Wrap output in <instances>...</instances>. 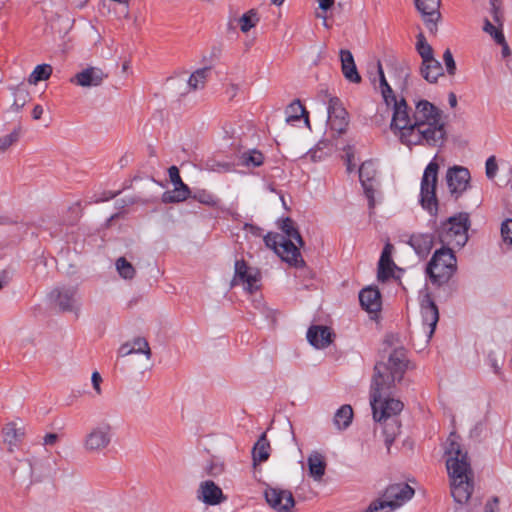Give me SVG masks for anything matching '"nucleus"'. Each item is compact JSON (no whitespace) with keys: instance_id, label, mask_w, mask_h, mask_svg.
Returning <instances> with one entry per match:
<instances>
[{"instance_id":"29","label":"nucleus","mask_w":512,"mask_h":512,"mask_svg":"<svg viewBox=\"0 0 512 512\" xmlns=\"http://www.w3.org/2000/svg\"><path fill=\"white\" fill-rule=\"evenodd\" d=\"M420 73L426 81L435 83L438 78L443 75V68L440 62L434 57L427 61H422Z\"/></svg>"},{"instance_id":"4","label":"nucleus","mask_w":512,"mask_h":512,"mask_svg":"<svg viewBox=\"0 0 512 512\" xmlns=\"http://www.w3.org/2000/svg\"><path fill=\"white\" fill-rule=\"evenodd\" d=\"M407 356L403 348L395 349L387 362H379L374 367L371 395H390L396 383L400 382L407 369Z\"/></svg>"},{"instance_id":"62","label":"nucleus","mask_w":512,"mask_h":512,"mask_svg":"<svg viewBox=\"0 0 512 512\" xmlns=\"http://www.w3.org/2000/svg\"><path fill=\"white\" fill-rule=\"evenodd\" d=\"M502 47H503V55H508L509 54V48H508V45L507 43L505 42L504 44H500Z\"/></svg>"},{"instance_id":"24","label":"nucleus","mask_w":512,"mask_h":512,"mask_svg":"<svg viewBox=\"0 0 512 512\" xmlns=\"http://www.w3.org/2000/svg\"><path fill=\"white\" fill-rule=\"evenodd\" d=\"M119 356L126 357L131 354H143L146 360L151 358V349L148 341L142 337H136L131 341H128L121 345L119 348Z\"/></svg>"},{"instance_id":"50","label":"nucleus","mask_w":512,"mask_h":512,"mask_svg":"<svg viewBox=\"0 0 512 512\" xmlns=\"http://www.w3.org/2000/svg\"><path fill=\"white\" fill-rule=\"evenodd\" d=\"M62 6V0H42L41 1V10L44 13L45 17H48V14L52 12L53 8H60Z\"/></svg>"},{"instance_id":"28","label":"nucleus","mask_w":512,"mask_h":512,"mask_svg":"<svg viewBox=\"0 0 512 512\" xmlns=\"http://www.w3.org/2000/svg\"><path fill=\"white\" fill-rule=\"evenodd\" d=\"M393 246L387 243L381 253L378 263V279L385 281L393 274L394 263L391 259Z\"/></svg>"},{"instance_id":"35","label":"nucleus","mask_w":512,"mask_h":512,"mask_svg":"<svg viewBox=\"0 0 512 512\" xmlns=\"http://www.w3.org/2000/svg\"><path fill=\"white\" fill-rule=\"evenodd\" d=\"M353 418V409L350 405L346 404L341 406L334 415V424L338 429L347 428Z\"/></svg>"},{"instance_id":"49","label":"nucleus","mask_w":512,"mask_h":512,"mask_svg":"<svg viewBox=\"0 0 512 512\" xmlns=\"http://www.w3.org/2000/svg\"><path fill=\"white\" fill-rule=\"evenodd\" d=\"M443 61L446 66L447 73L449 75H454L456 72V63L454 61L453 55L449 49H446L443 54Z\"/></svg>"},{"instance_id":"38","label":"nucleus","mask_w":512,"mask_h":512,"mask_svg":"<svg viewBox=\"0 0 512 512\" xmlns=\"http://www.w3.org/2000/svg\"><path fill=\"white\" fill-rule=\"evenodd\" d=\"M52 66L49 64L37 65L32 73L29 75L28 82L31 85H36L40 81L49 79L52 74Z\"/></svg>"},{"instance_id":"6","label":"nucleus","mask_w":512,"mask_h":512,"mask_svg":"<svg viewBox=\"0 0 512 512\" xmlns=\"http://www.w3.org/2000/svg\"><path fill=\"white\" fill-rule=\"evenodd\" d=\"M456 270V257L453 249L443 246L435 251L427 265L430 279L437 284L446 283Z\"/></svg>"},{"instance_id":"39","label":"nucleus","mask_w":512,"mask_h":512,"mask_svg":"<svg viewBox=\"0 0 512 512\" xmlns=\"http://www.w3.org/2000/svg\"><path fill=\"white\" fill-rule=\"evenodd\" d=\"M306 114L304 106L299 100L292 102L286 109V122L288 124H294L300 121L301 118Z\"/></svg>"},{"instance_id":"34","label":"nucleus","mask_w":512,"mask_h":512,"mask_svg":"<svg viewBox=\"0 0 512 512\" xmlns=\"http://www.w3.org/2000/svg\"><path fill=\"white\" fill-rule=\"evenodd\" d=\"M209 68H200L193 72L188 79V87L190 91H196L205 87L207 78L209 76Z\"/></svg>"},{"instance_id":"59","label":"nucleus","mask_w":512,"mask_h":512,"mask_svg":"<svg viewBox=\"0 0 512 512\" xmlns=\"http://www.w3.org/2000/svg\"><path fill=\"white\" fill-rule=\"evenodd\" d=\"M317 17L323 20V26L326 28H330V25L327 22V17L325 15L317 14Z\"/></svg>"},{"instance_id":"43","label":"nucleus","mask_w":512,"mask_h":512,"mask_svg":"<svg viewBox=\"0 0 512 512\" xmlns=\"http://www.w3.org/2000/svg\"><path fill=\"white\" fill-rule=\"evenodd\" d=\"M240 160L247 167H258L263 163L264 157L261 152L253 150L243 153Z\"/></svg>"},{"instance_id":"41","label":"nucleus","mask_w":512,"mask_h":512,"mask_svg":"<svg viewBox=\"0 0 512 512\" xmlns=\"http://www.w3.org/2000/svg\"><path fill=\"white\" fill-rule=\"evenodd\" d=\"M416 51L421 56L422 61H427L431 58H434L433 49L427 42L423 33H419L417 35Z\"/></svg>"},{"instance_id":"22","label":"nucleus","mask_w":512,"mask_h":512,"mask_svg":"<svg viewBox=\"0 0 512 512\" xmlns=\"http://www.w3.org/2000/svg\"><path fill=\"white\" fill-rule=\"evenodd\" d=\"M359 178L364 188L366 197L368 198L369 208L372 209L375 206L374 191L376 182V169L371 162H365L360 166Z\"/></svg>"},{"instance_id":"25","label":"nucleus","mask_w":512,"mask_h":512,"mask_svg":"<svg viewBox=\"0 0 512 512\" xmlns=\"http://www.w3.org/2000/svg\"><path fill=\"white\" fill-rule=\"evenodd\" d=\"M332 332L326 326H312L308 329L307 339L315 348H326L332 343Z\"/></svg>"},{"instance_id":"14","label":"nucleus","mask_w":512,"mask_h":512,"mask_svg":"<svg viewBox=\"0 0 512 512\" xmlns=\"http://www.w3.org/2000/svg\"><path fill=\"white\" fill-rule=\"evenodd\" d=\"M268 505L277 512H292L295 506L293 494L289 490L268 486L264 492Z\"/></svg>"},{"instance_id":"55","label":"nucleus","mask_w":512,"mask_h":512,"mask_svg":"<svg viewBox=\"0 0 512 512\" xmlns=\"http://www.w3.org/2000/svg\"><path fill=\"white\" fill-rule=\"evenodd\" d=\"M319 8L323 11H327L333 7L335 0H317Z\"/></svg>"},{"instance_id":"12","label":"nucleus","mask_w":512,"mask_h":512,"mask_svg":"<svg viewBox=\"0 0 512 512\" xmlns=\"http://www.w3.org/2000/svg\"><path fill=\"white\" fill-rule=\"evenodd\" d=\"M371 407L373 410V418L377 422L386 421L388 418L399 414L404 405L390 395H371Z\"/></svg>"},{"instance_id":"36","label":"nucleus","mask_w":512,"mask_h":512,"mask_svg":"<svg viewBox=\"0 0 512 512\" xmlns=\"http://www.w3.org/2000/svg\"><path fill=\"white\" fill-rule=\"evenodd\" d=\"M378 71H379V76H380L381 94H382V97H383V100H384L385 104L388 107H390V106L394 105L395 102H398L399 100L396 98V96L393 93V90L388 85V83H387V81L385 79V76H384V72L382 70V66H381L380 63H378Z\"/></svg>"},{"instance_id":"26","label":"nucleus","mask_w":512,"mask_h":512,"mask_svg":"<svg viewBox=\"0 0 512 512\" xmlns=\"http://www.w3.org/2000/svg\"><path fill=\"white\" fill-rule=\"evenodd\" d=\"M2 435L4 442L8 445V451L13 452L25 436V427L15 422L7 423L2 429Z\"/></svg>"},{"instance_id":"2","label":"nucleus","mask_w":512,"mask_h":512,"mask_svg":"<svg viewBox=\"0 0 512 512\" xmlns=\"http://www.w3.org/2000/svg\"><path fill=\"white\" fill-rule=\"evenodd\" d=\"M444 457L450 479L451 494L459 504H465L473 492V470L460 437L452 432L444 443Z\"/></svg>"},{"instance_id":"33","label":"nucleus","mask_w":512,"mask_h":512,"mask_svg":"<svg viewBox=\"0 0 512 512\" xmlns=\"http://www.w3.org/2000/svg\"><path fill=\"white\" fill-rule=\"evenodd\" d=\"M203 471L207 476L217 478L226 471V464L223 459L217 456L209 458L203 466Z\"/></svg>"},{"instance_id":"52","label":"nucleus","mask_w":512,"mask_h":512,"mask_svg":"<svg viewBox=\"0 0 512 512\" xmlns=\"http://www.w3.org/2000/svg\"><path fill=\"white\" fill-rule=\"evenodd\" d=\"M499 511V499L493 497L485 505V512H498Z\"/></svg>"},{"instance_id":"21","label":"nucleus","mask_w":512,"mask_h":512,"mask_svg":"<svg viewBox=\"0 0 512 512\" xmlns=\"http://www.w3.org/2000/svg\"><path fill=\"white\" fill-rule=\"evenodd\" d=\"M446 179L450 193L458 196L467 189L470 172L465 167L455 166L447 171Z\"/></svg>"},{"instance_id":"45","label":"nucleus","mask_w":512,"mask_h":512,"mask_svg":"<svg viewBox=\"0 0 512 512\" xmlns=\"http://www.w3.org/2000/svg\"><path fill=\"white\" fill-rule=\"evenodd\" d=\"M501 238L504 245L512 247V219H506L501 224Z\"/></svg>"},{"instance_id":"48","label":"nucleus","mask_w":512,"mask_h":512,"mask_svg":"<svg viewBox=\"0 0 512 512\" xmlns=\"http://www.w3.org/2000/svg\"><path fill=\"white\" fill-rule=\"evenodd\" d=\"M399 428L400 427L395 420L386 424L384 432L386 433L387 445H390L393 442L396 434L399 432Z\"/></svg>"},{"instance_id":"16","label":"nucleus","mask_w":512,"mask_h":512,"mask_svg":"<svg viewBox=\"0 0 512 512\" xmlns=\"http://www.w3.org/2000/svg\"><path fill=\"white\" fill-rule=\"evenodd\" d=\"M196 498L207 506H217L227 500L221 487L213 480H204L199 483Z\"/></svg>"},{"instance_id":"5","label":"nucleus","mask_w":512,"mask_h":512,"mask_svg":"<svg viewBox=\"0 0 512 512\" xmlns=\"http://www.w3.org/2000/svg\"><path fill=\"white\" fill-rule=\"evenodd\" d=\"M469 215L459 213L441 223L436 230L440 243L452 249H461L468 241Z\"/></svg>"},{"instance_id":"20","label":"nucleus","mask_w":512,"mask_h":512,"mask_svg":"<svg viewBox=\"0 0 512 512\" xmlns=\"http://www.w3.org/2000/svg\"><path fill=\"white\" fill-rule=\"evenodd\" d=\"M170 181L174 185L172 191H168L163 194V201L167 203L181 202L186 200L190 195L188 186L183 183L179 170L176 166L169 168Z\"/></svg>"},{"instance_id":"9","label":"nucleus","mask_w":512,"mask_h":512,"mask_svg":"<svg viewBox=\"0 0 512 512\" xmlns=\"http://www.w3.org/2000/svg\"><path fill=\"white\" fill-rule=\"evenodd\" d=\"M439 165L431 161L424 170L421 180V205L431 215H436L438 211V201L436 198V185Z\"/></svg>"},{"instance_id":"19","label":"nucleus","mask_w":512,"mask_h":512,"mask_svg":"<svg viewBox=\"0 0 512 512\" xmlns=\"http://www.w3.org/2000/svg\"><path fill=\"white\" fill-rule=\"evenodd\" d=\"M499 0H491V13L493 22L488 19L484 20L483 31L489 34L497 44H504L505 37L502 32L503 14L498 5Z\"/></svg>"},{"instance_id":"1","label":"nucleus","mask_w":512,"mask_h":512,"mask_svg":"<svg viewBox=\"0 0 512 512\" xmlns=\"http://www.w3.org/2000/svg\"><path fill=\"white\" fill-rule=\"evenodd\" d=\"M393 109L390 128L406 146H441L446 140L445 121L442 111L427 100L416 103L410 116L404 98L391 106Z\"/></svg>"},{"instance_id":"58","label":"nucleus","mask_w":512,"mask_h":512,"mask_svg":"<svg viewBox=\"0 0 512 512\" xmlns=\"http://www.w3.org/2000/svg\"><path fill=\"white\" fill-rule=\"evenodd\" d=\"M449 105L452 108H455L457 106V97L454 93H450L448 96Z\"/></svg>"},{"instance_id":"17","label":"nucleus","mask_w":512,"mask_h":512,"mask_svg":"<svg viewBox=\"0 0 512 512\" xmlns=\"http://www.w3.org/2000/svg\"><path fill=\"white\" fill-rule=\"evenodd\" d=\"M107 78L108 74L102 68L87 66L71 77L69 81L82 88H91L102 85Z\"/></svg>"},{"instance_id":"64","label":"nucleus","mask_w":512,"mask_h":512,"mask_svg":"<svg viewBox=\"0 0 512 512\" xmlns=\"http://www.w3.org/2000/svg\"><path fill=\"white\" fill-rule=\"evenodd\" d=\"M305 123H306L307 125H309L308 117H306V118H305Z\"/></svg>"},{"instance_id":"15","label":"nucleus","mask_w":512,"mask_h":512,"mask_svg":"<svg viewBox=\"0 0 512 512\" xmlns=\"http://www.w3.org/2000/svg\"><path fill=\"white\" fill-rule=\"evenodd\" d=\"M328 126L338 135L346 133L349 126V114L338 98H330L328 104Z\"/></svg>"},{"instance_id":"42","label":"nucleus","mask_w":512,"mask_h":512,"mask_svg":"<svg viewBox=\"0 0 512 512\" xmlns=\"http://www.w3.org/2000/svg\"><path fill=\"white\" fill-rule=\"evenodd\" d=\"M116 269L119 275L124 279H133L135 276V268L124 257H120L116 261Z\"/></svg>"},{"instance_id":"40","label":"nucleus","mask_w":512,"mask_h":512,"mask_svg":"<svg viewBox=\"0 0 512 512\" xmlns=\"http://www.w3.org/2000/svg\"><path fill=\"white\" fill-rule=\"evenodd\" d=\"M14 100L11 104V111L18 113L28 102L29 100V93L26 89L23 87L18 86L14 90Z\"/></svg>"},{"instance_id":"10","label":"nucleus","mask_w":512,"mask_h":512,"mask_svg":"<svg viewBox=\"0 0 512 512\" xmlns=\"http://www.w3.org/2000/svg\"><path fill=\"white\" fill-rule=\"evenodd\" d=\"M49 298L59 311L72 313L79 318L81 302L76 285L57 286L50 292Z\"/></svg>"},{"instance_id":"51","label":"nucleus","mask_w":512,"mask_h":512,"mask_svg":"<svg viewBox=\"0 0 512 512\" xmlns=\"http://www.w3.org/2000/svg\"><path fill=\"white\" fill-rule=\"evenodd\" d=\"M91 382H92V385H93L96 395H98V396L101 395L102 394V389H101L102 377L98 371H94L92 373Z\"/></svg>"},{"instance_id":"46","label":"nucleus","mask_w":512,"mask_h":512,"mask_svg":"<svg viewBox=\"0 0 512 512\" xmlns=\"http://www.w3.org/2000/svg\"><path fill=\"white\" fill-rule=\"evenodd\" d=\"M193 198L196 199L197 201H199L203 204L209 205V206H215L218 203V200L214 195H212L204 190L198 191L197 193H195L193 195Z\"/></svg>"},{"instance_id":"53","label":"nucleus","mask_w":512,"mask_h":512,"mask_svg":"<svg viewBox=\"0 0 512 512\" xmlns=\"http://www.w3.org/2000/svg\"><path fill=\"white\" fill-rule=\"evenodd\" d=\"M59 436L56 433H48L43 437V445L53 446L58 442Z\"/></svg>"},{"instance_id":"27","label":"nucleus","mask_w":512,"mask_h":512,"mask_svg":"<svg viewBox=\"0 0 512 512\" xmlns=\"http://www.w3.org/2000/svg\"><path fill=\"white\" fill-rule=\"evenodd\" d=\"M341 70L344 77L351 83H360L361 76L358 73L354 58L349 50L340 51Z\"/></svg>"},{"instance_id":"37","label":"nucleus","mask_w":512,"mask_h":512,"mask_svg":"<svg viewBox=\"0 0 512 512\" xmlns=\"http://www.w3.org/2000/svg\"><path fill=\"white\" fill-rule=\"evenodd\" d=\"M259 21L260 18L255 9H250L238 19L240 30L243 33H248L258 24Z\"/></svg>"},{"instance_id":"7","label":"nucleus","mask_w":512,"mask_h":512,"mask_svg":"<svg viewBox=\"0 0 512 512\" xmlns=\"http://www.w3.org/2000/svg\"><path fill=\"white\" fill-rule=\"evenodd\" d=\"M114 436L113 426L102 421L92 426L82 439L83 450L90 455L104 453L110 447Z\"/></svg>"},{"instance_id":"30","label":"nucleus","mask_w":512,"mask_h":512,"mask_svg":"<svg viewBox=\"0 0 512 512\" xmlns=\"http://www.w3.org/2000/svg\"><path fill=\"white\" fill-rule=\"evenodd\" d=\"M409 244L419 256L424 257L432 249L433 240L428 234H415L411 236Z\"/></svg>"},{"instance_id":"3","label":"nucleus","mask_w":512,"mask_h":512,"mask_svg":"<svg viewBox=\"0 0 512 512\" xmlns=\"http://www.w3.org/2000/svg\"><path fill=\"white\" fill-rule=\"evenodd\" d=\"M280 229L285 234L269 233L264 237V242L268 248H271L275 253L289 265L294 267H302L305 262L301 256L299 248L304 245L303 239L295 226V223L290 218L281 220Z\"/></svg>"},{"instance_id":"8","label":"nucleus","mask_w":512,"mask_h":512,"mask_svg":"<svg viewBox=\"0 0 512 512\" xmlns=\"http://www.w3.org/2000/svg\"><path fill=\"white\" fill-rule=\"evenodd\" d=\"M414 495V489L405 483H397L388 486L383 494V499L375 500L367 507L366 512H379L385 508L394 510Z\"/></svg>"},{"instance_id":"63","label":"nucleus","mask_w":512,"mask_h":512,"mask_svg":"<svg viewBox=\"0 0 512 512\" xmlns=\"http://www.w3.org/2000/svg\"><path fill=\"white\" fill-rule=\"evenodd\" d=\"M273 4L280 6L283 4L284 0H270Z\"/></svg>"},{"instance_id":"54","label":"nucleus","mask_w":512,"mask_h":512,"mask_svg":"<svg viewBox=\"0 0 512 512\" xmlns=\"http://www.w3.org/2000/svg\"><path fill=\"white\" fill-rule=\"evenodd\" d=\"M239 85L235 83H230L226 87V95L229 97V99H233L238 91H239Z\"/></svg>"},{"instance_id":"18","label":"nucleus","mask_w":512,"mask_h":512,"mask_svg":"<svg viewBox=\"0 0 512 512\" xmlns=\"http://www.w3.org/2000/svg\"><path fill=\"white\" fill-rule=\"evenodd\" d=\"M414 3L428 30L436 34L437 23L441 19V0H414Z\"/></svg>"},{"instance_id":"31","label":"nucleus","mask_w":512,"mask_h":512,"mask_svg":"<svg viewBox=\"0 0 512 512\" xmlns=\"http://www.w3.org/2000/svg\"><path fill=\"white\" fill-rule=\"evenodd\" d=\"M252 456L254 465L264 462L269 458L270 444L267 440L266 433H263L255 443L252 450Z\"/></svg>"},{"instance_id":"61","label":"nucleus","mask_w":512,"mask_h":512,"mask_svg":"<svg viewBox=\"0 0 512 512\" xmlns=\"http://www.w3.org/2000/svg\"><path fill=\"white\" fill-rule=\"evenodd\" d=\"M88 1L89 0H78L76 5L78 8H83Z\"/></svg>"},{"instance_id":"57","label":"nucleus","mask_w":512,"mask_h":512,"mask_svg":"<svg viewBox=\"0 0 512 512\" xmlns=\"http://www.w3.org/2000/svg\"><path fill=\"white\" fill-rule=\"evenodd\" d=\"M490 364L494 373L499 374L501 371V365L498 363V361L495 358L490 357Z\"/></svg>"},{"instance_id":"60","label":"nucleus","mask_w":512,"mask_h":512,"mask_svg":"<svg viewBox=\"0 0 512 512\" xmlns=\"http://www.w3.org/2000/svg\"><path fill=\"white\" fill-rule=\"evenodd\" d=\"M7 283V279H6V276H0V290L5 286V284Z\"/></svg>"},{"instance_id":"13","label":"nucleus","mask_w":512,"mask_h":512,"mask_svg":"<svg viewBox=\"0 0 512 512\" xmlns=\"http://www.w3.org/2000/svg\"><path fill=\"white\" fill-rule=\"evenodd\" d=\"M421 334H423L424 342L427 343L434 334L436 325L439 320L438 308L431 300L428 294H425L421 300Z\"/></svg>"},{"instance_id":"11","label":"nucleus","mask_w":512,"mask_h":512,"mask_svg":"<svg viewBox=\"0 0 512 512\" xmlns=\"http://www.w3.org/2000/svg\"><path fill=\"white\" fill-rule=\"evenodd\" d=\"M260 271L249 266L244 260H237L234 266V277L231 286L242 285L249 292L254 293L260 287Z\"/></svg>"},{"instance_id":"32","label":"nucleus","mask_w":512,"mask_h":512,"mask_svg":"<svg viewBox=\"0 0 512 512\" xmlns=\"http://www.w3.org/2000/svg\"><path fill=\"white\" fill-rule=\"evenodd\" d=\"M307 462L310 476L315 480H320L324 475L326 468L324 457L319 453H313L308 457Z\"/></svg>"},{"instance_id":"44","label":"nucleus","mask_w":512,"mask_h":512,"mask_svg":"<svg viewBox=\"0 0 512 512\" xmlns=\"http://www.w3.org/2000/svg\"><path fill=\"white\" fill-rule=\"evenodd\" d=\"M20 131L14 130L11 133L0 137V154L7 151L19 139Z\"/></svg>"},{"instance_id":"56","label":"nucleus","mask_w":512,"mask_h":512,"mask_svg":"<svg viewBox=\"0 0 512 512\" xmlns=\"http://www.w3.org/2000/svg\"><path fill=\"white\" fill-rule=\"evenodd\" d=\"M43 107L40 105H36L32 110V117L35 120H39L43 115Z\"/></svg>"},{"instance_id":"47","label":"nucleus","mask_w":512,"mask_h":512,"mask_svg":"<svg viewBox=\"0 0 512 512\" xmlns=\"http://www.w3.org/2000/svg\"><path fill=\"white\" fill-rule=\"evenodd\" d=\"M498 172V164L495 156H490L485 163V173L488 179H494Z\"/></svg>"},{"instance_id":"23","label":"nucleus","mask_w":512,"mask_h":512,"mask_svg":"<svg viewBox=\"0 0 512 512\" xmlns=\"http://www.w3.org/2000/svg\"><path fill=\"white\" fill-rule=\"evenodd\" d=\"M359 301L363 309L376 313L381 309V294L376 287H366L359 293Z\"/></svg>"}]
</instances>
